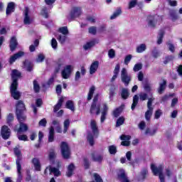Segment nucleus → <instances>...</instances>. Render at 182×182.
Returning a JSON list of instances; mask_svg holds the SVG:
<instances>
[{
    "label": "nucleus",
    "mask_w": 182,
    "mask_h": 182,
    "mask_svg": "<svg viewBox=\"0 0 182 182\" xmlns=\"http://www.w3.org/2000/svg\"><path fill=\"white\" fill-rule=\"evenodd\" d=\"M90 129L92 130V133L88 134L87 140L89 141L90 146H93V144H95V139H97L99 136V128H97L96 121L93 119L91 120Z\"/></svg>",
    "instance_id": "obj_1"
},
{
    "label": "nucleus",
    "mask_w": 182,
    "mask_h": 182,
    "mask_svg": "<svg viewBox=\"0 0 182 182\" xmlns=\"http://www.w3.org/2000/svg\"><path fill=\"white\" fill-rule=\"evenodd\" d=\"M151 170L154 173V176H159L161 182H164V175L163 174V170H164V166L162 165L156 166L154 164L151 165Z\"/></svg>",
    "instance_id": "obj_2"
},
{
    "label": "nucleus",
    "mask_w": 182,
    "mask_h": 182,
    "mask_svg": "<svg viewBox=\"0 0 182 182\" xmlns=\"http://www.w3.org/2000/svg\"><path fill=\"white\" fill-rule=\"evenodd\" d=\"M97 97L98 95L97 94H96L95 96L94 97L93 102L91 105V108L90 110V113L91 114H97V116L100 114V104L97 103Z\"/></svg>",
    "instance_id": "obj_3"
},
{
    "label": "nucleus",
    "mask_w": 182,
    "mask_h": 182,
    "mask_svg": "<svg viewBox=\"0 0 182 182\" xmlns=\"http://www.w3.org/2000/svg\"><path fill=\"white\" fill-rule=\"evenodd\" d=\"M82 15V8L80 7H73L70 12V18H68L69 22H72L76 18H79Z\"/></svg>",
    "instance_id": "obj_4"
},
{
    "label": "nucleus",
    "mask_w": 182,
    "mask_h": 182,
    "mask_svg": "<svg viewBox=\"0 0 182 182\" xmlns=\"http://www.w3.org/2000/svg\"><path fill=\"white\" fill-rule=\"evenodd\" d=\"M121 80L126 86H129L132 82V76L127 74V70L125 68H122L121 71Z\"/></svg>",
    "instance_id": "obj_5"
},
{
    "label": "nucleus",
    "mask_w": 182,
    "mask_h": 182,
    "mask_svg": "<svg viewBox=\"0 0 182 182\" xmlns=\"http://www.w3.org/2000/svg\"><path fill=\"white\" fill-rule=\"evenodd\" d=\"M61 153L64 159H69L70 156V149H69V146L66 142L61 143Z\"/></svg>",
    "instance_id": "obj_6"
},
{
    "label": "nucleus",
    "mask_w": 182,
    "mask_h": 182,
    "mask_svg": "<svg viewBox=\"0 0 182 182\" xmlns=\"http://www.w3.org/2000/svg\"><path fill=\"white\" fill-rule=\"evenodd\" d=\"M157 18H159L157 14L149 15L147 16L149 26H151V28H156V25H157Z\"/></svg>",
    "instance_id": "obj_7"
},
{
    "label": "nucleus",
    "mask_w": 182,
    "mask_h": 182,
    "mask_svg": "<svg viewBox=\"0 0 182 182\" xmlns=\"http://www.w3.org/2000/svg\"><path fill=\"white\" fill-rule=\"evenodd\" d=\"M71 74H72V65H66L61 73L62 77L63 79H69V77H70Z\"/></svg>",
    "instance_id": "obj_8"
},
{
    "label": "nucleus",
    "mask_w": 182,
    "mask_h": 182,
    "mask_svg": "<svg viewBox=\"0 0 182 182\" xmlns=\"http://www.w3.org/2000/svg\"><path fill=\"white\" fill-rule=\"evenodd\" d=\"M1 137L6 140L9 139V136H11V129H9L6 125H4L1 127Z\"/></svg>",
    "instance_id": "obj_9"
},
{
    "label": "nucleus",
    "mask_w": 182,
    "mask_h": 182,
    "mask_svg": "<svg viewBox=\"0 0 182 182\" xmlns=\"http://www.w3.org/2000/svg\"><path fill=\"white\" fill-rule=\"evenodd\" d=\"M139 99L140 100H148V102L151 100V105L153 104V100H154L151 92H141L139 95Z\"/></svg>",
    "instance_id": "obj_10"
},
{
    "label": "nucleus",
    "mask_w": 182,
    "mask_h": 182,
    "mask_svg": "<svg viewBox=\"0 0 182 182\" xmlns=\"http://www.w3.org/2000/svg\"><path fill=\"white\" fill-rule=\"evenodd\" d=\"M23 68L26 69L27 72H32L33 70V63L28 59H26L23 61Z\"/></svg>",
    "instance_id": "obj_11"
},
{
    "label": "nucleus",
    "mask_w": 182,
    "mask_h": 182,
    "mask_svg": "<svg viewBox=\"0 0 182 182\" xmlns=\"http://www.w3.org/2000/svg\"><path fill=\"white\" fill-rule=\"evenodd\" d=\"M147 111L145 113L146 120H150L151 115L153 114V107H151V100L147 102Z\"/></svg>",
    "instance_id": "obj_12"
},
{
    "label": "nucleus",
    "mask_w": 182,
    "mask_h": 182,
    "mask_svg": "<svg viewBox=\"0 0 182 182\" xmlns=\"http://www.w3.org/2000/svg\"><path fill=\"white\" fill-rule=\"evenodd\" d=\"M9 48L11 52H15L16 48H18V40H16V36H12L9 43Z\"/></svg>",
    "instance_id": "obj_13"
},
{
    "label": "nucleus",
    "mask_w": 182,
    "mask_h": 182,
    "mask_svg": "<svg viewBox=\"0 0 182 182\" xmlns=\"http://www.w3.org/2000/svg\"><path fill=\"white\" fill-rule=\"evenodd\" d=\"M33 20L29 16V9L26 8L24 11V19H23V23L24 25H31Z\"/></svg>",
    "instance_id": "obj_14"
},
{
    "label": "nucleus",
    "mask_w": 182,
    "mask_h": 182,
    "mask_svg": "<svg viewBox=\"0 0 182 182\" xmlns=\"http://www.w3.org/2000/svg\"><path fill=\"white\" fill-rule=\"evenodd\" d=\"M22 56H25V52L23 51H18V53H15L10 58H9V63L10 65H12L14 62H16V59H19V58H22Z\"/></svg>",
    "instance_id": "obj_15"
},
{
    "label": "nucleus",
    "mask_w": 182,
    "mask_h": 182,
    "mask_svg": "<svg viewBox=\"0 0 182 182\" xmlns=\"http://www.w3.org/2000/svg\"><path fill=\"white\" fill-rule=\"evenodd\" d=\"M118 178L122 182H130L126 176V172L123 169H119L117 172Z\"/></svg>",
    "instance_id": "obj_16"
},
{
    "label": "nucleus",
    "mask_w": 182,
    "mask_h": 182,
    "mask_svg": "<svg viewBox=\"0 0 182 182\" xmlns=\"http://www.w3.org/2000/svg\"><path fill=\"white\" fill-rule=\"evenodd\" d=\"M102 109L101 112V118H100V122L101 123H104L105 121L106 120V116H107V110H109V107H107V105L106 104H102Z\"/></svg>",
    "instance_id": "obj_17"
},
{
    "label": "nucleus",
    "mask_w": 182,
    "mask_h": 182,
    "mask_svg": "<svg viewBox=\"0 0 182 182\" xmlns=\"http://www.w3.org/2000/svg\"><path fill=\"white\" fill-rule=\"evenodd\" d=\"M14 154L16 156L17 159L16 161V166H21V160H22V154L21 153V150L16 147L14 149Z\"/></svg>",
    "instance_id": "obj_18"
},
{
    "label": "nucleus",
    "mask_w": 182,
    "mask_h": 182,
    "mask_svg": "<svg viewBox=\"0 0 182 182\" xmlns=\"http://www.w3.org/2000/svg\"><path fill=\"white\" fill-rule=\"evenodd\" d=\"M22 77V73L19 70L14 69L11 71V79L18 82L19 79Z\"/></svg>",
    "instance_id": "obj_19"
},
{
    "label": "nucleus",
    "mask_w": 182,
    "mask_h": 182,
    "mask_svg": "<svg viewBox=\"0 0 182 182\" xmlns=\"http://www.w3.org/2000/svg\"><path fill=\"white\" fill-rule=\"evenodd\" d=\"M12 12H15V3L9 2L6 9V15L8 16L11 15Z\"/></svg>",
    "instance_id": "obj_20"
},
{
    "label": "nucleus",
    "mask_w": 182,
    "mask_h": 182,
    "mask_svg": "<svg viewBox=\"0 0 182 182\" xmlns=\"http://www.w3.org/2000/svg\"><path fill=\"white\" fill-rule=\"evenodd\" d=\"M97 69H99V61H94L92 63L90 68V75H94L97 72Z\"/></svg>",
    "instance_id": "obj_21"
},
{
    "label": "nucleus",
    "mask_w": 182,
    "mask_h": 182,
    "mask_svg": "<svg viewBox=\"0 0 182 182\" xmlns=\"http://www.w3.org/2000/svg\"><path fill=\"white\" fill-rule=\"evenodd\" d=\"M121 140H123V141L121 143L122 146H130V140L132 139V136L129 135H122L120 136Z\"/></svg>",
    "instance_id": "obj_22"
},
{
    "label": "nucleus",
    "mask_w": 182,
    "mask_h": 182,
    "mask_svg": "<svg viewBox=\"0 0 182 182\" xmlns=\"http://www.w3.org/2000/svg\"><path fill=\"white\" fill-rule=\"evenodd\" d=\"M96 43H99V41H97L96 39L89 41V42L86 43L85 45L83 46V49H85V50H87L90 49V48H93V46H95L96 45Z\"/></svg>",
    "instance_id": "obj_23"
},
{
    "label": "nucleus",
    "mask_w": 182,
    "mask_h": 182,
    "mask_svg": "<svg viewBox=\"0 0 182 182\" xmlns=\"http://www.w3.org/2000/svg\"><path fill=\"white\" fill-rule=\"evenodd\" d=\"M48 170H49L50 174H54V176H55L56 177L60 176V171H59V169L56 168H53L52 166L46 168V169L45 170V173H47Z\"/></svg>",
    "instance_id": "obj_24"
},
{
    "label": "nucleus",
    "mask_w": 182,
    "mask_h": 182,
    "mask_svg": "<svg viewBox=\"0 0 182 182\" xmlns=\"http://www.w3.org/2000/svg\"><path fill=\"white\" fill-rule=\"evenodd\" d=\"M25 110V104L22 101H18L16 105V113L23 112Z\"/></svg>",
    "instance_id": "obj_25"
},
{
    "label": "nucleus",
    "mask_w": 182,
    "mask_h": 182,
    "mask_svg": "<svg viewBox=\"0 0 182 182\" xmlns=\"http://www.w3.org/2000/svg\"><path fill=\"white\" fill-rule=\"evenodd\" d=\"M65 99H66V97H61L58 100V102L57 105H55L54 106L53 112H58L62 107V105H63V101L65 100Z\"/></svg>",
    "instance_id": "obj_26"
},
{
    "label": "nucleus",
    "mask_w": 182,
    "mask_h": 182,
    "mask_svg": "<svg viewBox=\"0 0 182 182\" xmlns=\"http://www.w3.org/2000/svg\"><path fill=\"white\" fill-rule=\"evenodd\" d=\"M32 163L34 166V168L37 171H41V161L38 158H33L32 160Z\"/></svg>",
    "instance_id": "obj_27"
},
{
    "label": "nucleus",
    "mask_w": 182,
    "mask_h": 182,
    "mask_svg": "<svg viewBox=\"0 0 182 182\" xmlns=\"http://www.w3.org/2000/svg\"><path fill=\"white\" fill-rule=\"evenodd\" d=\"M16 168H17V174H18V178H17V182H21L22 181V165H16Z\"/></svg>",
    "instance_id": "obj_28"
},
{
    "label": "nucleus",
    "mask_w": 182,
    "mask_h": 182,
    "mask_svg": "<svg viewBox=\"0 0 182 182\" xmlns=\"http://www.w3.org/2000/svg\"><path fill=\"white\" fill-rule=\"evenodd\" d=\"M167 87V80H162V82L159 83V87L158 88V92H164Z\"/></svg>",
    "instance_id": "obj_29"
},
{
    "label": "nucleus",
    "mask_w": 182,
    "mask_h": 182,
    "mask_svg": "<svg viewBox=\"0 0 182 182\" xmlns=\"http://www.w3.org/2000/svg\"><path fill=\"white\" fill-rule=\"evenodd\" d=\"M53 82H55V79L52 77L47 81V82L42 84V87H43V89H48L50 87L51 85H53Z\"/></svg>",
    "instance_id": "obj_30"
},
{
    "label": "nucleus",
    "mask_w": 182,
    "mask_h": 182,
    "mask_svg": "<svg viewBox=\"0 0 182 182\" xmlns=\"http://www.w3.org/2000/svg\"><path fill=\"white\" fill-rule=\"evenodd\" d=\"M169 15L173 22L177 21V19L180 18V16H178V14H177V12L174 9L169 11Z\"/></svg>",
    "instance_id": "obj_31"
},
{
    "label": "nucleus",
    "mask_w": 182,
    "mask_h": 182,
    "mask_svg": "<svg viewBox=\"0 0 182 182\" xmlns=\"http://www.w3.org/2000/svg\"><path fill=\"white\" fill-rule=\"evenodd\" d=\"M92 159L94 161H97L100 163V161L103 160V156L97 153H94L92 154Z\"/></svg>",
    "instance_id": "obj_32"
},
{
    "label": "nucleus",
    "mask_w": 182,
    "mask_h": 182,
    "mask_svg": "<svg viewBox=\"0 0 182 182\" xmlns=\"http://www.w3.org/2000/svg\"><path fill=\"white\" fill-rule=\"evenodd\" d=\"M16 113L17 115V119L20 124L23 123V122H25V120H26V116L23 114V112H19L18 111V112Z\"/></svg>",
    "instance_id": "obj_33"
},
{
    "label": "nucleus",
    "mask_w": 182,
    "mask_h": 182,
    "mask_svg": "<svg viewBox=\"0 0 182 182\" xmlns=\"http://www.w3.org/2000/svg\"><path fill=\"white\" fill-rule=\"evenodd\" d=\"M41 16H43V18H45L46 19H48V18H49V13L48 11L47 6H43L41 9Z\"/></svg>",
    "instance_id": "obj_34"
},
{
    "label": "nucleus",
    "mask_w": 182,
    "mask_h": 182,
    "mask_svg": "<svg viewBox=\"0 0 182 182\" xmlns=\"http://www.w3.org/2000/svg\"><path fill=\"white\" fill-rule=\"evenodd\" d=\"M10 92H18V81L12 80V83L10 87Z\"/></svg>",
    "instance_id": "obj_35"
},
{
    "label": "nucleus",
    "mask_w": 182,
    "mask_h": 182,
    "mask_svg": "<svg viewBox=\"0 0 182 182\" xmlns=\"http://www.w3.org/2000/svg\"><path fill=\"white\" fill-rule=\"evenodd\" d=\"M65 107L71 110V112H75V103L72 100L67 101Z\"/></svg>",
    "instance_id": "obj_36"
},
{
    "label": "nucleus",
    "mask_w": 182,
    "mask_h": 182,
    "mask_svg": "<svg viewBox=\"0 0 182 182\" xmlns=\"http://www.w3.org/2000/svg\"><path fill=\"white\" fill-rule=\"evenodd\" d=\"M54 136H55V129L53 128V127H51L50 128L49 136H48V141L50 143H52V141H53Z\"/></svg>",
    "instance_id": "obj_37"
},
{
    "label": "nucleus",
    "mask_w": 182,
    "mask_h": 182,
    "mask_svg": "<svg viewBox=\"0 0 182 182\" xmlns=\"http://www.w3.org/2000/svg\"><path fill=\"white\" fill-rule=\"evenodd\" d=\"M18 133L28 132V125L23 122L20 123V127L17 129Z\"/></svg>",
    "instance_id": "obj_38"
},
{
    "label": "nucleus",
    "mask_w": 182,
    "mask_h": 182,
    "mask_svg": "<svg viewBox=\"0 0 182 182\" xmlns=\"http://www.w3.org/2000/svg\"><path fill=\"white\" fill-rule=\"evenodd\" d=\"M157 133V128L149 129L147 128L145 131V134L148 136H154Z\"/></svg>",
    "instance_id": "obj_39"
},
{
    "label": "nucleus",
    "mask_w": 182,
    "mask_h": 182,
    "mask_svg": "<svg viewBox=\"0 0 182 182\" xmlns=\"http://www.w3.org/2000/svg\"><path fill=\"white\" fill-rule=\"evenodd\" d=\"M146 49V44L142 43L136 47V53H143V52H144Z\"/></svg>",
    "instance_id": "obj_40"
},
{
    "label": "nucleus",
    "mask_w": 182,
    "mask_h": 182,
    "mask_svg": "<svg viewBox=\"0 0 182 182\" xmlns=\"http://www.w3.org/2000/svg\"><path fill=\"white\" fill-rule=\"evenodd\" d=\"M57 39L61 45H63L65 44V42H66V39H68V36H66V35H59Z\"/></svg>",
    "instance_id": "obj_41"
},
{
    "label": "nucleus",
    "mask_w": 182,
    "mask_h": 182,
    "mask_svg": "<svg viewBox=\"0 0 182 182\" xmlns=\"http://www.w3.org/2000/svg\"><path fill=\"white\" fill-rule=\"evenodd\" d=\"M75 170V165L73 164H70L68 167L67 176L68 177H70L72 174H73V171Z\"/></svg>",
    "instance_id": "obj_42"
},
{
    "label": "nucleus",
    "mask_w": 182,
    "mask_h": 182,
    "mask_svg": "<svg viewBox=\"0 0 182 182\" xmlns=\"http://www.w3.org/2000/svg\"><path fill=\"white\" fill-rule=\"evenodd\" d=\"M163 38H164V31L161 30L159 33V38L157 41L158 45H161V43H163Z\"/></svg>",
    "instance_id": "obj_43"
},
{
    "label": "nucleus",
    "mask_w": 182,
    "mask_h": 182,
    "mask_svg": "<svg viewBox=\"0 0 182 182\" xmlns=\"http://www.w3.org/2000/svg\"><path fill=\"white\" fill-rule=\"evenodd\" d=\"M33 85L34 92H41V85H39V82H38V80H34Z\"/></svg>",
    "instance_id": "obj_44"
},
{
    "label": "nucleus",
    "mask_w": 182,
    "mask_h": 182,
    "mask_svg": "<svg viewBox=\"0 0 182 182\" xmlns=\"http://www.w3.org/2000/svg\"><path fill=\"white\" fill-rule=\"evenodd\" d=\"M122 14V9H117L116 11L110 16V19H116L117 16Z\"/></svg>",
    "instance_id": "obj_45"
},
{
    "label": "nucleus",
    "mask_w": 182,
    "mask_h": 182,
    "mask_svg": "<svg viewBox=\"0 0 182 182\" xmlns=\"http://www.w3.org/2000/svg\"><path fill=\"white\" fill-rule=\"evenodd\" d=\"M139 103V97L137 95H134L133 97V103L132 105V110H134L136 109V106H137Z\"/></svg>",
    "instance_id": "obj_46"
},
{
    "label": "nucleus",
    "mask_w": 182,
    "mask_h": 182,
    "mask_svg": "<svg viewBox=\"0 0 182 182\" xmlns=\"http://www.w3.org/2000/svg\"><path fill=\"white\" fill-rule=\"evenodd\" d=\"M108 150H109V154L114 155L116 154V153H117V148L114 145H111L108 146Z\"/></svg>",
    "instance_id": "obj_47"
},
{
    "label": "nucleus",
    "mask_w": 182,
    "mask_h": 182,
    "mask_svg": "<svg viewBox=\"0 0 182 182\" xmlns=\"http://www.w3.org/2000/svg\"><path fill=\"white\" fill-rule=\"evenodd\" d=\"M58 32L66 36L69 33V30L68 29V26H63L58 29Z\"/></svg>",
    "instance_id": "obj_48"
},
{
    "label": "nucleus",
    "mask_w": 182,
    "mask_h": 182,
    "mask_svg": "<svg viewBox=\"0 0 182 182\" xmlns=\"http://www.w3.org/2000/svg\"><path fill=\"white\" fill-rule=\"evenodd\" d=\"M122 111H123V108L122 107L117 108L113 112L114 117H119V116H120V113H122Z\"/></svg>",
    "instance_id": "obj_49"
},
{
    "label": "nucleus",
    "mask_w": 182,
    "mask_h": 182,
    "mask_svg": "<svg viewBox=\"0 0 182 182\" xmlns=\"http://www.w3.org/2000/svg\"><path fill=\"white\" fill-rule=\"evenodd\" d=\"M64 129L63 133H67L69 126H70V121L69 119H65L64 121Z\"/></svg>",
    "instance_id": "obj_50"
},
{
    "label": "nucleus",
    "mask_w": 182,
    "mask_h": 182,
    "mask_svg": "<svg viewBox=\"0 0 182 182\" xmlns=\"http://www.w3.org/2000/svg\"><path fill=\"white\" fill-rule=\"evenodd\" d=\"M143 69V64L139 63L134 65L133 70L134 72H139V70H141Z\"/></svg>",
    "instance_id": "obj_51"
},
{
    "label": "nucleus",
    "mask_w": 182,
    "mask_h": 182,
    "mask_svg": "<svg viewBox=\"0 0 182 182\" xmlns=\"http://www.w3.org/2000/svg\"><path fill=\"white\" fill-rule=\"evenodd\" d=\"M172 60H174V56L167 55L165 57V60L164 61V64L167 65L168 63H169V62H172Z\"/></svg>",
    "instance_id": "obj_52"
},
{
    "label": "nucleus",
    "mask_w": 182,
    "mask_h": 182,
    "mask_svg": "<svg viewBox=\"0 0 182 182\" xmlns=\"http://www.w3.org/2000/svg\"><path fill=\"white\" fill-rule=\"evenodd\" d=\"M124 124V118L123 117H120L116 122V127H119V126H122Z\"/></svg>",
    "instance_id": "obj_53"
},
{
    "label": "nucleus",
    "mask_w": 182,
    "mask_h": 182,
    "mask_svg": "<svg viewBox=\"0 0 182 182\" xmlns=\"http://www.w3.org/2000/svg\"><path fill=\"white\" fill-rule=\"evenodd\" d=\"M108 56L110 59H114V58L116 57V51H114V49L111 48L108 51Z\"/></svg>",
    "instance_id": "obj_54"
},
{
    "label": "nucleus",
    "mask_w": 182,
    "mask_h": 182,
    "mask_svg": "<svg viewBox=\"0 0 182 182\" xmlns=\"http://www.w3.org/2000/svg\"><path fill=\"white\" fill-rule=\"evenodd\" d=\"M61 60L60 58L58 59V62L57 63L58 66L55 69V73H59L60 71V68H62V63H60Z\"/></svg>",
    "instance_id": "obj_55"
},
{
    "label": "nucleus",
    "mask_w": 182,
    "mask_h": 182,
    "mask_svg": "<svg viewBox=\"0 0 182 182\" xmlns=\"http://www.w3.org/2000/svg\"><path fill=\"white\" fill-rule=\"evenodd\" d=\"M11 97H13L16 100H18L21 97V92H12Z\"/></svg>",
    "instance_id": "obj_56"
},
{
    "label": "nucleus",
    "mask_w": 182,
    "mask_h": 182,
    "mask_svg": "<svg viewBox=\"0 0 182 182\" xmlns=\"http://www.w3.org/2000/svg\"><path fill=\"white\" fill-rule=\"evenodd\" d=\"M51 46L53 49H58V41H56V38H52Z\"/></svg>",
    "instance_id": "obj_57"
},
{
    "label": "nucleus",
    "mask_w": 182,
    "mask_h": 182,
    "mask_svg": "<svg viewBox=\"0 0 182 182\" xmlns=\"http://www.w3.org/2000/svg\"><path fill=\"white\" fill-rule=\"evenodd\" d=\"M137 5V0H132L129 4V9L134 8Z\"/></svg>",
    "instance_id": "obj_58"
},
{
    "label": "nucleus",
    "mask_w": 182,
    "mask_h": 182,
    "mask_svg": "<svg viewBox=\"0 0 182 182\" xmlns=\"http://www.w3.org/2000/svg\"><path fill=\"white\" fill-rule=\"evenodd\" d=\"M89 33H91L92 35H96L97 31L96 30V27L91 26L88 29Z\"/></svg>",
    "instance_id": "obj_59"
},
{
    "label": "nucleus",
    "mask_w": 182,
    "mask_h": 182,
    "mask_svg": "<svg viewBox=\"0 0 182 182\" xmlns=\"http://www.w3.org/2000/svg\"><path fill=\"white\" fill-rule=\"evenodd\" d=\"M144 89L145 92H151V87L150 86V84H149V82L144 84Z\"/></svg>",
    "instance_id": "obj_60"
},
{
    "label": "nucleus",
    "mask_w": 182,
    "mask_h": 182,
    "mask_svg": "<svg viewBox=\"0 0 182 182\" xmlns=\"http://www.w3.org/2000/svg\"><path fill=\"white\" fill-rule=\"evenodd\" d=\"M120 72V64H117L114 70V75H118Z\"/></svg>",
    "instance_id": "obj_61"
},
{
    "label": "nucleus",
    "mask_w": 182,
    "mask_h": 182,
    "mask_svg": "<svg viewBox=\"0 0 182 182\" xmlns=\"http://www.w3.org/2000/svg\"><path fill=\"white\" fill-rule=\"evenodd\" d=\"M167 45L168 46V49L170 52H171L172 53H174V52L176 51V47L174 46V45L170 43H168Z\"/></svg>",
    "instance_id": "obj_62"
},
{
    "label": "nucleus",
    "mask_w": 182,
    "mask_h": 182,
    "mask_svg": "<svg viewBox=\"0 0 182 182\" xmlns=\"http://www.w3.org/2000/svg\"><path fill=\"white\" fill-rule=\"evenodd\" d=\"M132 56L130 54L125 57V58H124L125 65H129V63L130 62V60H132Z\"/></svg>",
    "instance_id": "obj_63"
},
{
    "label": "nucleus",
    "mask_w": 182,
    "mask_h": 182,
    "mask_svg": "<svg viewBox=\"0 0 182 182\" xmlns=\"http://www.w3.org/2000/svg\"><path fill=\"white\" fill-rule=\"evenodd\" d=\"M177 73L179 75V76H182V65L178 66Z\"/></svg>",
    "instance_id": "obj_64"
}]
</instances>
